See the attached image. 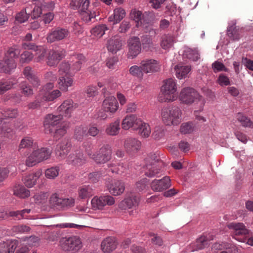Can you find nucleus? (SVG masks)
Returning <instances> with one entry per match:
<instances>
[{"label":"nucleus","instance_id":"4c0bfd02","mask_svg":"<svg viewBox=\"0 0 253 253\" xmlns=\"http://www.w3.org/2000/svg\"><path fill=\"white\" fill-rule=\"evenodd\" d=\"M13 192L14 195L21 198H25L30 195V191L20 185L14 186Z\"/></svg>","mask_w":253,"mask_h":253},{"label":"nucleus","instance_id":"cd10ccee","mask_svg":"<svg viewBox=\"0 0 253 253\" xmlns=\"http://www.w3.org/2000/svg\"><path fill=\"white\" fill-rule=\"evenodd\" d=\"M73 79L70 76H60L58 84L59 88L62 91H67L68 88L73 84Z\"/></svg>","mask_w":253,"mask_h":253},{"label":"nucleus","instance_id":"5fc2aeb1","mask_svg":"<svg viewBox=\"0 0 253 253\" xmlns=\"http://www.w3.org/2000/svg\"><path fill=\"white\" fill-rule=\"evenodd\" d=\"M30 15V13H27V9L26 8H25L24 10H22L17 14L15 17V20L19 23H23L28 19Z\"/></svg>","mask_w":253,"mask_h":253},{"label":"nucleus","instance_id":"0e129e2a","mask_svg":"<svg viewBox=\"0 0 253 253\" xmlns=\"http://www.w3.org/2000/svg\"><path fill=\"white\" fill-rule=\"evenodd\" d=\"M107 112L108 113V114H106V112H97L96 114L94 115L95 119L101 121L107 118H111L113 116V112Z\"/></svg>","mask_w":253,"mask_h":253},{"label":"nucleus","instance_id":"ea45409f","mask_svg":"<svg viewBox=\"0 0 253 253\" xmlns=\"http://www.w3.org/2000/svg\"><path fill=\"white\" fill-rule=\"evenodd\" d=\"M93 194V190L89 186H84L79 189V196L81 199L89 198Z\"/></svg>","mask_w":253,"mask_h":253},{"label":"nucleus","instance_id":"20e7f679","mask_svg":"<svg viewBox=\"0 0 253 253\" xmlns=\"http://www.w3.org/2000/svg\"><path fill=\"white\" fill-rule=\"evenodd\" d=\"M176 83L174 79L169 78L165 80L161 88V94L159 97V101L167 102L174 100L176 97Z\"/></svg>","mask_w":253,"mask_h":253},{"label":"nucleus","instance_id":"dca6fc26","mask_svg":"<svg viewBox=\"0 0 253 253\" xmlns=\"http://www.w3.org/2000/svg\"><path fill=\"white\" fill-rule=\"evenodd\" d=\"M69 35V31L64 28H57L49 33L47 37V42H53L62 40L67 38Z\"/></svg>","mask_w":253,"mask_h":253},{"label":"nucleus","instance_id":"f8f14e48","mask_svg":"<svg viewBox=\"0 0 253 253\" xmlns=\"http://www.w3.org/2000/svg\"><path fill=\"white\" fill-rule=\"evenodd\" d=\"M128 57L133 59L136 57L141 52V47L139 38L133 37L128 41Z\"/></svg>","mask_w":253,"mask_h":253},{"label":"nucleus","instance_id":"0eeeda50","mask_svg":"<svg viewBox=\"0 0 253 253\" xmlns=\"http://www.w3.org/2000/svg\"><path fill=\"white\" fill-rule=\"evenodd\" d=\"M51 153L49 149L46 148L39 149L36 143H33V165L48 159Z\"/></svg>","mask_w":253,"mask_h":253},{"label":"nucleus","instance_id":"4d7b16f0","mask_svg":"<svg viewBox=\"0 0 253 253\" xmlns=\"http://www.w3.org/2000/svg\"><path fill=\"white\" fill-rule=\"evenodd\" d=\"M17 113L15 112H0V121H8L16 118Z\"/></svg>","mask_w":253,"mask_h":253},{"label":"nucleus","instance_id":"774afa93","mask_svg":"<svg viewBox=\"0 0 253 253\" xmlns=\"http://www.w3.org/2000/svg\"><path fill=\"white\" fill-rule=\"evenodd\" d=\"M75 204V200L73 198H64L62 199L61 208H66L73 207Z\"/></svg>","mask_w":253,"mask_h":253},{"label":"nucleus","instance_id":"f704fd0d","mask_svg":"<svg viewBox=\"0 0 253 253\" xmlns=\"http://www.w3.org/2000/svg\"><path fill=\"white\" fill-rule=\"evenodd\" d=\"M236 117L237 121L243 127L253 128V122L242 112H239Z\"/></svg>","mask_w":253,"mask_h":253},{"label":"nucleus","instance_id":"aec40b11","mask_svg":"<svg viewBox=\"0 0 253 253\" xmlns=\"http://www.w3.org/2000/svg\"><path fill=\"white\" fill-rule=\"evenodd\" d=\"M140 123H141V120L138 119L135 115L127 116L122 121V128L125 130H127L130 127H132L134 129H137Z\"/></svg>","mask_w":253,"mask_h":253},{"label":"nucleus","instance_id":"f03ea898","mask_svg":"<svg viewBox=\"0 0 253 253\" xmlns=\"http://www.w3.org/2000/svg\"><path fill=\"white\" fill-rule=\"evenodd\" d=\"M227 227L232 230L233 238L239 242H247L248 245L253 246V236L249 237V231L242 223H230Z\"/></svg>","mask_w":253,"mask_h":253},{"label":"nucleus","instance_id":"393cba45","mask_svg":"<svg viewBox=\"0 0 253 253\" xmlns=\"http://www.w3.org/2000/svg\"><path fill=\"white\" fill-rule=\"evenodd\" d=\"M72 60L70 64L71 66L70 71L74 74L81 69L82 65L85 62V59L83 54H78L73 55L72 57Z\"/></svg>","mask_w":253,"mask_h":253},{"label":"nucleus","instance_id":"4468645a","mask_svg":"<svg viewBox=\"0 0 253 253\" xmlns=\"http://www.w3.org/2000/svg\"><path fill=\"white\" fill-rule=\"evenodd\" d=\"M61 92L59 90L56 89L52 91L51 92H44L43 95L42 96H38L36 101H38L37 103H35V104L33 103V110L38 109V106H41L42 105V103L44 101H53L57 97L60 96Z\"/></svg>","mask_w":253,"mask_h":253},{"label":"nucleus","instance_id":"a211bd4d","mask_svg":"<svg viewBox=\"0 0 253 253\" xmlns=\"http://www.w3.org/2000/svg\"><path fill=\"white\" fill-rule=\"evenodd\" d=\"M170 186V179L165 176L161 179H155L151 183V189L155 191L161 192L168 189Z\"/></svg>","mask_w":253,"mask_h":253},{"label":"nucleus","instance_id":"6e6d98bb","mask_svg":"<svg viewBox=\"0 0 253 253\" xmlns=\"http://www.w3.org/2000/svg\"><path fill=\"white\" fill-rule=\"evenodd\" d=\"M96 16L95 11L92 12L90 10L82 11V18L87 23L91 22L92 19H94L96 17Z\"/></svg>","mask_w":253,"mask_h":253},{"label":"nucleus","instance_id":"69168bd1","mask_svg":"<svg viewBox=\"0 0 253 253\" xmlns=\"http://www.w3.org/2000/svg\"><path fill=\"white\" fill-rule=\"evenodd\" d=\"M31 230L29 226L23 225H18L12 227V231L16 233L29 232Z\"/></svg>","mask_w":253,"mask_h":253},{"label":"nucleus","instance_id":"3c124183","mask_svg":"<svg viewBox=\"0 0 253 253\" xmlns=\"http://www.w3.org/2000/svg\"><path fill=\"white\" fill-rule=\"evenodd\" d=\"M59 168L58 167H53L47 169L45 171V176L49 179H54L59 174Z\"/></svg>","mask_w":253,"mask_h":253},{"label":"nucleus","instance_id":"a18cd8bd","mask_svg":"<svg viewBox=\"0 0 253 253\" xmlns=\"http://www.w3.org/2000/svg\"><path fill=\"white\" fill-rule=\"evenodd\" d=\"M141 43L143 49L146 51L151 50L154 47V44L151 38L147 35L141 37Z\"/></svg>","mask_w":253,"mask_h":253},{"label":"nucleus","instance_id":"5701e85b","mask_svg":"<svg viewBox=\"0 0 253 253\" xmlns=\"http://www.w3.org/2000/svg\"><path fill=\"white\" fill-rule=\"evenodd\" d=\"M109 170L112 173L119 174H123L126 173L128 169V166L127 163L118 164L116 161H112L107 164Z\"/></svg>","mask_w":253,"mask_h":253},{"label":"nucleus","instance_id":"864d4df0","mask_svg":"<svg viewBox=\"0 0 253 253\" xmlns=\"http://www.w3.org/2000/svg\"><path fill=\"white\" fill-rule=\"evenodd\" d=\"M131 18L137 23L136 25L137 27H138L141 26L143 15L141 11L134 10L131 12Z\"/></svg>","mask_w":253,"mask_h":253},{"label":"nucleus","instance_id":"2eb2a0df","mask_svg":"<svg viewBox=\"0 0 253 253\" xmlns=\"http://www.w3.org/2000/svg\"><path fill=\"white\" fill-rule=\"evenodd\" d=\"M65 55V51L62 48L50 50L47 57V64L51 66L57 65Z\"/></svg>","mask_w":253,"mask_h":253},{"label":"nucleus","instance_id":"bb28decb","mask_svg":"<svg viewBox=\"0 0 253 253\" xmlns=\"http://www.w3.org/2000/svg\"><path fill=\"white\" fill-rule=\"evenodd\" d=\"M103 106L106 111H117L119 104L116 98L112 95L107 97L103 102Z\"/></svg>","mask_w":253,"mask_h":253},{"label":"nucleus","instance_id":"473e14b6","mask_svg":"<svg viewBox=\"0 0 253 253\" xmlns=\"http://www.w3.org/2000/svg\"><path fill=\"white\" fill-rule=\"evenodd\" d=\"M120 120H117L114 122L110 123L106 128V133L109 135H117L120 131Z\"/></svg>","mask_w":253,"mask_h":253},{"label":"nucleus","instance_id":"1a4fd4ad","mask_svg":"<svg viewBox=\"0 0 253 253\" xmlns=\"http://www.w3.org/2000/svg\"><path fill=\"white\" fill-rule=\"evenodd\" d=\"M114 203V198L110 195L95 196L91 201L92 207L94 210H102L105 206H112Z\"/></svg>","mask_w":253,"mask_h":253},{"label":"nucleus","instance_id":"bf43d9fd","mask_svg":"<svg viewBox=\"0 0 253 253\" xmlns=\"http://www.w3.org/2000/svg\"><path fill=\"white\" fill-rule=\"evenodd\" d=\"M91 149V144L89 142H84L83 144V145L77 150H79L80 152H82L83 153V151H84L91 158V156L93 155L92 154Z\"/></svg>","mask_w":253,"mask_h":253},{"label":"nucleus","instance_id":"052dcab7","mask_svg":"<svg viewBox=\"0 0 253 253\" xmlns=\"http://www.w3.org/2000/svg\"><path fill=\"white\" fill-rule=\"evenodd\" d=\"M30 212L31 209H25L22 211H10L8 213V215L11 217H18L19 215H20L21 216V218H19L20 219L21 218H26V216L25 215V214L26 213H29Z\"/></svg>","mask_w":253,"mask_h":253},{"label":"nucleus","instance_id":"37998d69","mask_svg":"<svg viewBox=\"0 0 253 253\" xmlns=\"http://www.w3.org/2000/svg\"><path fill=\"white\" fill-rule=\"evenodd\" d=\"M227 35L232 40H238L240 36L239 28L235 25L230 26L227 29Z\"/></svg>","mask_w":253,"mask_h":253},{"label":"nucleus","instance_id":"e2e57ef3","mask_svg":"<svg viewBox=\"0 0 253 253\" xmlns=\"http://www.w3.org/2000/svg\"><path fill=\"white\" fill-rule=\"evenodd\" d=\"M194 130V126L191 123H183L180 127V132L183 134L190 133Z\"/></svg>","mask_w":253,"mask_h":253},{"label":"nucleus","instance_id":"13d9d810","mask_svg":"<svg viewBox=\"0 0 253 253\" xmlns=\"http://www.w3.org/2000/svg\"><path fill=\"white\" fill-rule=\"evenodd\" d=\"M165 133L164 127L158 126L155 128V130L152 133V136L155 139H160L165 135Z\"/></svg>","mask_w":253,"mask_h":253},{"label":"nucleus","instance_id":"f257e3e1","mask_svg":"<svg viewBox=\"0 0 253 253\" xmlns=\"http://www.w3.org/2000/svg\"><path fill=\"white\" fill-rule=\"evenodd\" d=\"M63 119V115L61 114L47 115L44 119L43 125L45 131L46 133H51L53 129L52 127L56 126L53 133V137L56 139H59L64 136L67 132V129L69 127L68 123L61 122Z\"/></svg>","mask_w":253,"mask_h":253},{"label":"nucleus","instance_id":"412c9836","mask_svg":"<svg viewBox=\"0 0 253 253\" xmlns=\"http://www.w3.org/2000/svg\"><path fill=\"white\" fill-rule=\"evenodd\" d=\"M118 245L116 239L113 237H107L101 243V248L103 252L108 253L115 250Z\"/></svg>","mask_w":253,"mask_h":253},{"label":"nucleus","instance_id":"58836bf2","mask_svg":"<svg viewBox=\"0 0 253 253\" xmlns=\"http://www.w3.org/2000/svg\"><path fill=\"white\" fill-rule=\"evenodd\" d=\"M48 197L47 192H40L35 194L33 198L35 204L42 206L46 203Z\"/></svg>","mask_w":253,"mask_h":253},{"label":"nucleus","instance_id":"a19ab883","mask_svg":"<svg viewBox=\"0 0 253 253\" xmlns=\"http://www.w3.org/2000/svg\"><path fill=\"white\" fill-rule=\"evenodd\" d=\"M176 77L178 79L185 78L186 75L190 71V68L188 66L177 65L175 67Z\"/></svg>","mask_w":253,"mask_h":253},{"label":"nucleus","instance_id":"c756f323","mask_svg":"<svg viewBox=\"0 0 253 253\" xmlns=\"http://www.w3.org/2000/svg\"><path fill=\"white\" fill-rule=\"evenodd\" d=\"M89 3V0H72L70 5L74 9H79L82 12L88 10Z\"/></svg>","mask_w":253,"mask_h":253},{"label":"nucleus","instance_id":"c9c22d12","mask_svg":"<svg viewBox=\"0 0 253 253\" xmlns=\"http://www.w3.org/2000/svg\"><path fill=\"white\" fill-rule=\"evenodd\" d=\"M184 56L190 60L196 61L199 59L200 54L196 48H186L184 50Z\"/></svg>","mask_w":253,"mask_h":253},{"label":"nucleus","instance_id":"e433bc0d","mask_svg":"<svg viewBox=\"0 0 253 253\" xmlns=\"http://www.w3.org/2000/svg\"><path fill=\"white\" fill-rule=\"evenodd\" d=\"M138 128L135 129L138 130L139 135L144 138L148 137L151 133V128L149 125L141 120V123L139 124Z\"/></svg>","mask_w":253,"mask_h":253},{"label":"nucleus","instance_id":"4be33fe9","mask_svg":"<svg viewBox=\"0 0 253 253\" xmlns=\"http://www.w3.org/2000/svg\"><path fill=\"white\" fill-rule=\"evenodd\" d=\"M139 202V196L131 194L120 203L119 208L123 210L135 208L138 206Z\"/></svg>","mask_w":253,"mask_h":253},{"label":"nucleus","instance_id":"49530a36","mask_svg":"<svg viewBox=\"0 0 253 253\" xmlns=\"http://www.w3.org/2000/svg\"><path fill=\"white\" fill-rule=\"evenodd\" d=\"M209 244V241L207 238L205 236H201L194 243L193 246L195 247V249L202 250L207 247Z\"/></svg>","mask_w":253,"mask_h":253},{"label":"nucleus","instance_id":"09e8293b","mask_svg":"<svg viewBox=\"0 0 253 253\" xmlns=\"http://www.w3.org/2000/svg\"><path fill=\"white\" fill-rule=\"evenodd\" d=\"M62 198L59 197V195L57 193L52 194L49 200L50 205L53 207H61L62 204Z\"/></svg>","mask_w":253,"mask_h":253},{"label":"nucleus","instance_id":"338daca9","mask_svg":"<svg viewBox=\"0 0 253 253\" xmlns=\"http://www.w3.org/2000/svg\"><path fill=\"white\" fill-rule=\"evenodd\" d=\"M102 176V174L100 171H95L90 173L88 177L90 182L96 183L99 180Z\"/></svg>","mask_w":253,"mask_h":253},{"label":"nucleus","instance_id":"39448f33","mask_svg":"<svg viewBox=\"0 0 253 253\" xmlns=\"http://www.w3.org/2000/svg\"><path fill=\"white\" fill-rule=\"evenodd\" d=\"M59 245L63 251L72 253L78 252L82 247L80 238L74 236L61 238L59 241Z\"/></svg>","mask_w":253,"mask_h":253},{"label":"nucleus","instance_id":"6ab92c4d","mask_svg":"<svg viewBox=\"0 0 253 253\" xmlns=\"http://www.w3.org/2000/svg\"><path fill=\"white\" fill-rule=\"evenodd\" d=\"M66 161L68 164L79 166L85 163V158L84 154L77 149L69 155Z\"/></svg>","mask_w":253,"mask_h":253},{"label":"nucleus","instance_id":"b1692460","mask_svg":"<svg viewBox=\"0 0 253 253\" xmlns=\"http://www.w3.org/2000/svg\"><path fill=\"white\" fill-rule=\"evenodd\" d=\"M122 45L123 42L121 38L115 36L108 41L107 48L109 51L116 53L121 49Z\"/></svg>","mask_w":253,"mask_h":253},{"label":"nucleus","instance_id":"de8ad7c7","mask_svg":"<svg viewBox=\"0 0 253 253\" xmlns=\"http://www.w3.org/2000/svg\"><path fill=\"white\" fill-rule=\"evenodd\" d=\"M87 128L83 126H77L75 129L74 136L76 139L81 140L84 136L87 135Z\"/></svg>","mask_w":253,"mask_h":253},{"label":"nucleus","instance_id":"9d476101","mask_svg":"<svg viewBox=\"0 0 253 253\" xmlns=\"http://www.w3.org/2000/svg\"><path fill=\"white\" fill-rule=\"evenodd\" d=\"M71 147V140L68 138H64L56 145L55 150L56 156L59 159H64L69 153Z\"/></svg>","mask_w":253,"mask_h":253},{"label":"nucleus","instance_id":"ddd939ff","mask_svg":"<svg viewBox=\"0 0 253 253\" xmlns=\"http://www.w3.org/2000/svg\"><path fill=\"white\" fill-rule=\"evenodd\" d=\"M140 64L143 72L146 74L158 72L161 69L159 62L153 59L143 60Z\"/></svg>","mask_w":253,"mask_h":253},{"label":"nucleus","instance_id":"c85d7f7f","mask_svg":"<svg viewBox=\"0 0 253 253\" xmlns=\"http://www.w3.org/2000/svg\"><path fill=\"white\" fill-rule=\"evenodd\" d=\"M126 11L121 8L119 7L115 8L114 10L113 14L111 15L108 18V20L110 22H112L113 24H115L119 23L125 16Z\"/></svg>","mask_w":253,"mask_h":253},{"label":"nucleus","instance_id":"603ef678","mask_svg":"<svg viewBox=\"0 0 253 253\" xmlns=\"http://www.w3.org/2000/svg\"><path fill=\"white\" fill-rule=\"evenodd\" d=\"M129 72L132 76L137 78H142L144 73L142 68H141V65L140 66L136 65L131 66L129 70Z\"/></svg>","mask_w":253,"mask_h":253},{"label":"nucleus","instance_id":"7ed1b4c3","mask_svg":"<svg viewBox=\"0 0 253 253\" xmlns=\"http://www.w3.org/2000/svg\"><path fill=\"white\" fill-rule=\"evenodd\" d=\"M163 165L159 156L151 154L146 159V165L143 168L144 173L149 177L155 176L160 172Z\"/></svg>","mask_w":253,"mask_h":253},{"label":"nucleus","instance_id":"423d86ee","mask_svg":"<svg viewBox=\"0 0 253 253\" xmlns=\"http://www.w3.org/2000/svg\"><path fill=\"white\" fill-rule=\"evenodd\" d=\"M199 93L194 89L190 87L183 88L180 94L179 98L183 103L189 104L198 100L201 105L203 104L202 100H200Z\"/></svg>","mask_w":253,"mask_h":253},{"label":"nucleus","instance_id":"2f4dec72","mask_svg":"<svg viewBox=\"0 0 253 253\" xmlns=\"http://www.w3.org/2000/svg\"><path fill=\"white\" fill-rule=\"evenodd\" d=\"M33 58L36 62H40L43 60L45 55V49L42 46H35L33 44Z\"/></svg>","mask_w":253,"mask_h":253},{"label":"nucleus","instance_id":"79ce46f5","mask_svg":"<svg viewBox=\"0 0 253 253\" xmlns=\"http://www.w3.org/2000/svg\"><path fill=\"white\" fill-rule=\"evenodd\" d=\"M78 104L73 102L71 99L64 101L59 106V111H72L77 109Z\"/></svg>","mask_w":253,"mask_h":253},{"label":"nucleus","instance_id":"a878e982","mask_svg":"<svg viewBox=\"0 0 253 253\" xmlns=\"http://www.w3.org/2000/svg\"><path fill=\"white\" fill-rule=\"evenodd\" d=\"M124 147L127 152L134 153L140 149L141 142L136 139L128 138L126 139Z\"/></svg>","mask_w":253,"mask_h":253},{"label":"nucleus","instance_id":"f3484780","mask_svg":"<svg viewBox=\"0 0 253 253\" xmlns=\"http://www.w3.org/2000/svg\"><path fill=\"white\" fill-rule=\"evenodd\" d=\"M107 187L110 193L114 196L122 194L125 188L124 182L117 179H112L109 181Z\"/></svg>","mask_w":253,"mask_h":253},{"label":"nucleus","instance_id":"c03bdc74","mask_svg":"<svg viewBox=\"0 0 253 253\" xmlns=\"http://www.w3.org/2000/svg\"><path fill=\"white\" fill-rule=\"evenodd\" d=\"M71 64L67 62H63L60 65L59 73L60 76H71L73 73L70 71Z\"/></svg>","mask_w":253,"mask_h":253},{"label":"nucleus","instance_id":"8fccbe9b","mask_svg":"<svg viewBox=\"0 0 253 253\" xmlns=\"http://www.w3.org/2000/svg\"><path fill=\"white\" fill-rule=\"evenodd\" d=\"M107 29V28L105 25H99L95 26L91 30V33L95 36L101 37L105 34V32Z\"/></svg>","mask_w":253,"mask_h":253},{"label":"nucleus","instance_id":"7c9ffc66","mask_svg":"<svg viewBox=\"0 0 253 253\" xmlns=\"http://www.w3.org/2000/svg\"><path fill=\"white\" fill-rule=\"evenodd\" d=\"M17 247V241L0 244V253H14Z\"/></svg>","mask_w":253,"mask_h":253},{"label":"nucleus","instance_id":"6e6552de","mask_svg":"<svg viewBox=\"0 0 253 253\" xmlns=\"http://www.w3.org/2000/svg\"><path fill=\"white\" fill-rule=\"evenodd\" d=\"M112 158V149L110 145L103 146L96 155L93 154L91 156L96 163L104 164L108 162Z\"/></svg>","mask_w":253,"mask_h":253},{"label":"nucleus","instance_id":"680f3d73","mask_svg":"<svg viewBox=\"0 0 253 253\" xmlns=\"http://www.w3.org/2000/svg\"><path fill=\"white\" fill-rule=\"evenodd\" d=\"M212 68L214 73L220 71L228 72V69L220 62L216 61L212 64Z\"/></svg>","mask_w":253,"mask_h":253},{"label":"nucleus","instance_id":"72a5a7b5","mask_svg":"<svg viewBox=\"0 0 253 253\" xmlns=\"http://www.w3.org/2000/svg\"><path fill=\"white\" fill-rule=\"evenodd\" d=\"M175 42L174 37L171 35H164L162 37L161 46L164 49L171 48Z\"/></svg>","mask_w":253,"mask_h":253},{"label":"nucleus","instance_id":"9b49d317","mask_svg":"<svg viewBox=\"0 0 253 253\" xmlns=\"http://www.w3.org/2000/svg\"><path fill=\"white\" fill-rule=\"evenodd\" d=\"M162 119L166 125H177L181 121V112H162Z\"/></svg>","mask_w":253,"mask_h":253}]
</instances>
